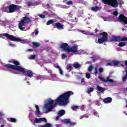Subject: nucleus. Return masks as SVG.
I'll list each match as a JSON object with an SVG mask.
<instances>
[{"instance_id": "obj_1", "label": "nucleus", "mask_w": 127, "mask_h": 127, "mask_svg": "<svg viewBox=\"0 0 127 127\" xmlns=\"http://www.w3.org/2000/svg\"><path fill=\"white\" fill-rule=\"evenodd\" d=\"M74 95V92L67 91L60 95L57 99L55 100L56 104H54V100L49 98L46 100L44 106V109L46 110V114L52 112L53 110L56 107V104H59L60 106H65L69 103L70 96Z\"/></svg>"}, {"instance_id": "obj_2", "label": "nucleus", "mask_w": 127, "mask_h": 127, "mask_svg": "<svg viewBox=\"0 0 127 127\" xmlns=\"http://www.w3.org/2000/svg\"><path fill=\"white\" fill-rule=\"evenodd\" d=\"M7 66L13 69L11 70L12 74H20L19 72H21L22 73H25L26 75L29 78H32L33 77V72L32 71L28 70L20 66L10 65L8 64Z\"/></svg>"}, {"instance_id": "obj_3", "label": "nucleus", "mask_w": 127, "mask_h": 127, "mask_svg": "<svg viewBox=\"0 0 127 127\" xmlns=\"http://www.w3.org/2000/svg\"><path fill=\"white\" fill-rule=\"evenodd\" d=\"M31 22V20L30 18L28 17H24L19 22L18 27L22 31H24L27 30L26 28L24 27L27 24Z\"/></svg>"}, {"instance_id": "obj_4", "label": "nucleus", "mask_w": 127, "mask_h": 127, "mask_svg": "<svg viewBox=\"0 0 127 127\" xmlns=\"http://www.w3.org/2000/svg\"><path fill=\"white\" fill-rule=\"evenodd\" d=\"M102 2L107 5H110L112 7H118L119 6V2L120 1L121 4H123V1L118 0H101Z\"/></svg>"}, {"instance_id": "obj_5", "label": "nucleus", "mask_w": 127, "mask_h": 127, "mask_svg": "<svg viewBox=\"0 0 127 127\" xmlns=\"http://www.w3.org/2000/svg\"><path fill=\"white\" fill-rule=\"evenodd\" d=\"M20 8H21V6L11 4L9 6L6 7L5 11L8 13H11L14 12V11H16V10H18Z\"/></svg>"}, {"instance_id": "obj_6", "label": "nucleus", "mask_w": 127, "mask_h": 127, "mask_svg": "<svg viewBox=\"0 0 127 127\" xmlns=\"http://www.w3.org/2000/svg\"><path fill=\"white\" fill-rule=\"evenodd\" d=\"M9 62H10V63H13V64H14V65L7 64L3 65L2 68L3 70H7V68L11 69L10 70H9L10 73H12L11 71H12L13 69H12L11 67H7V65H10L11 66H20V63H19V62L16 61L15 60H10L9 61Z\"/></svg>"}, {"instance_id": "obj_7", "label": "nucleus", "mask_w": 127, "mask_h": 127, "mask_svg": "<svg viewBox=\"0 0 127 127\" xmlns=\"http://www.w3.org/2000/svg\"><path fill=\"white\" fill-rule=\"evenodd\" d=\"M100 35L101 36V38L98 39V42L99 44L108 41V34L107 33H101Z\"/></svg>"}, {"instance_id": "obj_8", "label": "nucleus", "mask_w": 127, "mask_h": 127, "mask_svg": "<svg viewBox=\"0 0 127 127\" xmlns=\"http://www.w3.org/2000/svg\"><path fill=\"white\" fill-rule=\"evenodd\" d=\"M78 51V45H75L74 46L70 47H68V55L70 56H73V53H77Z\"/></svg>"}, {"instance_id": "obj_9", "label": "nucleus", "mask_w": 127, "mask_h": 127, "mask_svg": "<svg viewBox=\"0 0 127 127\" xmlns=\"http://www.w3.org/2000/svg\"><path fill=\"white\" fill-rule=\"evenodd\" d=\"M118 21H119V22H121V23H124V24H127V17H126L124 14H121L119 16Z\"/></svg>"}, {"instance_id": "obj_10", "label": "nucleus", "mask_w": 127, "mask_h": 127, "mask_svg": "<svg viewBox=\"0 0 127 127\" xmlns=\"http://www.w3.org/2000/svg\"><path fill=\"white\" fill-rule=\"evenodd\" d=\"M112 40L116 42H120V41H127V37H112Z\"/></svg>"}, {"instance_id": "obj_11", "label": "nucleus", "mask_w": 127, "mask_h": 127, "mask_svg": "<svg viewBox=\"0 0 127 127\" xmlns=\"http://www.w3.org/2000/svg\"><path fill=\"white\" fill-rule=\"evenodd\" d=\"M12 41H18V42H21V43H22L23 44H25L26 43H29V41L28 40H23L22 39L15 37L14 36L13 37V40Z\"/></svg>"}, {"instance_id": "obj_12", "label": "nucleus", "mask_w": 127, "mask_h": 127, "mask_svg": "<svg viewBox=\"0 0 127 127\" xmlns=\"http://www.w3.org/2000/svg\"><path fill=\"white\" fill-rule=\"evenodd\" d=\"M59 47L61 49H62L63 51L68 52L69 50V46H68V44L67 43H62L59 44Z\"/></svg>"}, {"instance_id": "obj_13", "label": "nucleus", "mask_w": 127, "mask_h": 127, "mask_svg": "<svg viewBox=\"0 0 127 127\" xmlns=\"http://www.w3.org/2000/svg\"><path fill=\"white\" fill-rule=\"evenodd\" d=\"M13 36H14L6 33L0 34V38H2L3 39H4V38L6 37L7 39H9L10 40H11V41H12L13 39Z\"/></svg>"}, {"instance_id": "obj_14", "label": "nucleus", "mask_w": 127, "mask_h": 127, "mask_svg": "<svg viewBox=\"0 0 127 127\" xmlns=\"http://www.w3.org/2000/svg\"><path fill=\"white\" fill-rule=\"evenodd\" d=\"M47 123V120H46V118H36L34 120V124H41V123Z\"/></svg>"}, {"instance_id": "obj_15", "label": "nucleus", "mask_w": 127, "mask_h": 127, "mask_svg": "<svg viewBox=\"0 0 127 127\" xmlns=\"http://www.w3.org/2000/svg\"><path fill=\"white\" fill-rule=\"evenodd\" d=\"M27 4L29 6H35L38 5V2L36 0H30L29 1L27 2Z\"/></svg>"}, {"instance_id": "obj_16", "label": "nucleus", "mask_w": 127, "mask_h": 127, "mask_svg": "<svg viewBox=\"0 0 127 127\" xmlns=\"http://www.w3.org/2000/svg\"><path fill=\"white\" fill-rule=\"evenodd\" d=\"M63 123L66 125H69L70 127H73L76 125V123L72 122L70 119H64L63 120Z\"/></svg>"}, {"instance_id": "obj_17", "label": "nucleus", "mask_w": 127, "mask_h": 127, "mask_svg": "<svg viewBox=\"0 0 127 127\" xmlns=\"http://www.w3.org/2000/svg\"><path fill=\"white\" fill-rule=\"evenodd\" d=\"M98 78L100 81H102V82H104L105 83H107V82H109V83H113L114 81L112 79H109V78H107V79H105L103 77H102V76H98Z\"/></svg>"}, {"instance_id": "obj_18", "label": "nucleus", "mask_w": 127, "mask_h": 127, "mask_svg": "<svg viewBox=\"0 0 127 127\" xmlns=\"http://www.w3.org/2000/svg\"><path fill=\"white\" fill-rule=\"evenodd\" d=\"M36 111L35 112V115L36 117H39V116H41L42 114L40 112V110H39V106L38 105H35Z\"/></svg>"}, {"instance_id": "obj_19", "label": "nucleus", "mask_w": 127, "mask_h": 127, "mask_svg": "<svg viewBox=\"0 0 127 127\" xmlns=\"http://www.w3.org/2000/svg\"><path fill=\"white\" fill-rule=\"evenodd\" d=\"M51 76L49 80L51 81H59V78L56 76L55 74H50Z\"/></svg>"}, {"instance_id": "obj_20", "label": "nucleus", "mask_w": 127, "mask_h": 127, "mask_svg": "<svg viewBox=\"0 0 127 127\" xmlns=\"http://www.w3.org/2000/svg\"><path fill=\"white\" fill-rule=\"evenodd\" d=\"M56 25L57 26V28L59 29V30H62V29H64V25L61 23H56Z\"/></svg>"}, {"instance_id": "obj_21", "label": "nucleus", "mask_w": 127, "mask_h": 127, "mask_svg": "<svg viewBox=\"0 0 127 127\" xmlns=\"http://www.w3.org/2000/svg\"><path fill=\"white\" fill-rule=\"evenodd\" d=\"M112 63L114 67H118V66L121 64V62L120 61L114 60L112 62Z\"/></svg>"}, {"instance_id": "obj_22", "label": "nucleus", "mask_w": 127, "mask_h": 127, "mask_svg": "<svg viewBox=\"0 0 127 127\" xmlns=\"http://www.w3.org/2000/svg\"><path fill=\"white\" fill-rule=\"evenodd\" d=\"M113 100V99L111 97H108L105 99H104L103 100V101L104 103H105V104H109V103H111L112 101Z\"/></svg>"}, {"instance_id": "obj_23", "label": "nucleus", "mask_w": 127, "mask_h": 127, "mask_svg": "<svg viewBox=\"0 0 127 127\" xmlns=\"http://www.w3.org/2000/svg\"><path fill=\"white\" fill-rule=\"evenodd\" d=\"M101 8H102V7H99V6H94V7H92L90 9L92 11H98V10H101Z\"/></svg>"}, {"instance_id": "obj_24", "label": "nucleus", "mask_w": 127, "mask_h": 127, "mask_svg": "<svg viewBox=\"0 0 127 127\" xmlns=\"http://www.w3.org/2000/svg\"><path fill=\"white\" fill-rule=\"evenodd\" d=\"M97 90H98V91H99V92H101V93L103 94V93H104L105 89V88L103 87H101L100 86L98 85L97 87Z\"/></svg>"}, {"instance_id": "obj_25", "label": "nucleus", "mask_w": 127, "mask_h": 127, "mask_svg": "<svg viewBox=\"0 0 127 127\" xmlns=\"http://www.w3.org/2000/svg\"><path fill=\"white\" fill-rule=\"evenodd\" d=\"M43 13L44 15H45V17L47 16V15H49V16L50 17H51V15H50V14H51V13H52V14H54V13L53 12H49V13H48V12H47V11H44L43 12Z\"/></svg>"}, {"instance_id": "obj_26", "label": "nucleus", "mask_w": 127, "mask_h": 127, "mask_svg": "<svg viewBox=\"0 0 127 127\" xmlns=\"http://www.w3.org/2000/svg\"><path fill=\"white\" fill-rule=\"evenodd\" d=\"M125 75H124L123 77V81L125 82V81H127V70H126V71H123V74H125Z\"/></svg>"}, {"instance_id": "obj_27", "label": "nucleus", "mask_w": 127, "mask_h": 127, "mask_svg": "<svg viewBox=\"0 0 127 127\" xmlns=\"http://www.w3.org/2000/svg\"><path fill=\"white\" fill-rule=\"evenodd\" d=\"M58 115L60 117H62V116H64V115H65V111L64 110H61L59 111Z\"/></svg>"}, {"instance_id": "obj_28", "label": "nucleus", "mask_w": 127, "mask_h": 127, "mask_svg": "<svg viewBox=\"0 0 127 127\" xmlns=\"http://www.w3.org/2000/svg\"><path fill=\"white\" fill-rule=\"evenodd\" d=\"M6 23H7V21H1L0 20V25L5 26L6 25Z\"/></svg>"}, {"instance_id": "obj_29", "label": "nucleus", "mask_w": 127, "mask_h": 127, "mask_svg": "<svg viewBox=\"0 0 127 127\" xmlns=\"http://www.w3.org/2000/svg\"><path fill=\"white\" fill-rule=\"evenodd\" d=\"M71 108L72 111H76L77 109H81V107L78 106L74 105L71 107Z\"/></svg>"}, {"instance_id": "obj_30", "label": "nucleus", "mask_w": 127, "mask_h": 127, "mask_svg": "<svg viewBox=\"0 0 127 127\" xmlns=\"http://www.w3.org/2000/svg\"><path fill=\"white\" fill-rule=\"evenodd\" d=\"M8 121L11 123H16V119L15 118H8Z\"/></svg>"}, {"instance_id": "obj_31", "label": "nucleus", "mask_w": 127, "mask_h": 127, "mask_svg": "<svg viewBox=\"0 0 127 127\" xmlns=\"http://www.w3.org/2000/svg\"><path fill=\"white\" fill-rule=\"evenodd\" d=\"M84 53H85V51H84V50H80L77 51L76 54H79L80 55L81 54H84Z\"/></svg>"}, {"instance_id": "obj_32", "label": "nucleus", "mask_w": 127, "mask_h": 127, "mask_svg": "<svg viewBox=\"0 0 127 127\" xmlns=\"http://www.w3.org/2000/svg\"><path fill=\"white\" fill-rule=\"evenodd\" d=\"M54 23V21H53V20L51 19L49 21H48V22L46 23L47 25H50V24H52V23Z\"/></svg>"}, {"instance_id": "obj_33", "label": "nucleus", "mask_w": 127, "mask_h": 127, "mask_svg": "<svg viewBox=\"0 0 127 127\" xmlns=\"http://www.w3.org/2000/svg\"><path fill=\"white\" fill-rule=\"evenodd\" d=\"M66 69L69 71V72H70V71L72 70V65H71L70 64H67Z\"/></svg>"}, {"instance_id": "obj_34", "label": "nucleus", "mask_w": 127, "mask_h": 127, "mask_svg": "<svg viewBox=\"0 0 127 127\" xmlns=\"http://www.w3.org/2000/svg\"><path fill=\"white\" fill-rule=\"evenodd\" d=\"M73 67H74V68H79V67H81V64H80L78 63H75L73 64Z\"/></svg>"}, {"instance_id": "obj_35", "label": "nucleus", "mask_w": 127, "mask_h": 127, "mask_svg": "<svg viewBox=\"0 0 127 127\" xmlns=\"http://www.w3.org/2000/svg\"><path fill=\"white\" fill-rule=\"evenodd\" d=\"M93 91H94V88H88L87 93L88 94H90V93H92V92H93Z\"/></svg>"}, {"instance_id": "obj_36", "label": "nucleus", "mask_w": 127, "mask_h": 127, "mask_svg": "<svg viewBox=\"0 0 127 127\" xmlns=\"http://www.w3.org/2000/svg\"><path fill=\"white\" fill-rule=\"evenodd\" d=\"M41 127H52V126L51 125V124L47 123L45 125L41 126Z\"/></svg>"}, {"instance_id": "obj_37", "label": "nucleus", "mask_w": 127, "mask_h": 127, "mask_svg": "<svg viewBox=\"0 0 127 127\" xmlns=\"http://www.w3.org/2000/svg\"><path fill=\"white\" fill-rule=\"evenodd\" d=\"M104 21H112V19L110 17H105L103 18Z\"/></svg>"}, {"instance_id": "obj_38", "label": "nucleus", "mask_w": 127, "mask_h": 127, "mask_svg": "<svg viewBox=\"0 0 127 127\" xmlns=\"http://www.w3.org/2000/svg\"><path fill=\"white\" fill-rule=\"evenodd\" d=\"M32 44L34 45V46H35V47H38L40 46V44L36 42H33Z\"/></svg>"}, {"instance_id": "obj_39", "label": "nucleus", "mask_w": 127, "mask_h": 127, "mask_svg": "<svg viewBox=\"0 0 127 127\" xmlns=\"http://www.w3.org/2000/svg\"><path fill=\"white\" fill-rule=\"evenodd\" d=\"M118 46L121 47H124V46H126V43L125 42H120Z\"/></svg>"}, {"instance_id": "obj_40", "label": "nucleus", "mask_w": 127, "mask_h": 127, "mask_svg": "<svg viewBox=\"0 0 127 127\" xmlns=\"http://www.w3.org/2000/svg\"><path fill=\"white\" fill-rule=\"evenodd\" d=\"M61 7L62 8L67 9V8H69V6L68 5H61Z\"/></svg>"}, {"instance_id": "obj_41", "label": "nucleus", "mask_w": 127, "mask_h": 127, "mask_svg": "<svg viewBox=\"0 0 127 127\" xmlns=\"http://www.w3.org/2000/svg\"><path fill=\"white\" fill-rule=\"evenodd\" d=\"M94 74L95 75H98V65H96Z\"/></svg>"}, {"instance_id": "obj_42", "label": "nucleus", "mask_w": 127, "mask_h": 127, "mask_svg": "<svg viewBox=\"0 0 127 127\" xmlns=\"http://www.w3.org/2000/svg\"><path fill=\"white\" fill-rule=\"evenodd\" d=\"M93 68L94 67L93 66V65L89 66L88 69V72H91L93 70Z\"/></svg>"}, {"instance_id": "obj_43", "label": "nucleus", "mask_w": 127, "mask_h": 127, "mask_svg": "<svg viewBox=\"0 0 127 127\" xmlns=\"http://www.w3.org/2000/svg\"><path fill=\"white\" fill-rule=\"evenodd\" d=\"M92 60L95 62L96 61V60H97V59H99V57L97 56H94L92 58Z\"/></svg>"}, {"instance_id": "obj_44", "label": "nucleus", "mask_w": 127, "mask_h": 127, "mask_svg": "<svg viewBox=\"0 0 127 127\" xmlns=\"http://www.w3.org/2000/svg\"><path fill=\"white\" fill-rule=\"evenodd\" d=\"M37 80H43V76L41 75H39L37 76L36 77Z\"/></svg>"}, {"instance_id": "obj_45", "label": "nucleus", "mask_w": 127, "mask_h": 127, "mask_svg": "<svg viewBox=\"0 0 127 127\" xmlns=\"http://www.w3.org/2000/svg\"><path fill=\"white\" fill-rule=\"evenodd\" d=\"M98 71H99V72L100 73H103L104 72V68L103 67H100L98 69Z\"/></svg>"}, {"instance_id": "obj_46", "label": "nucleus", "mask_w": 127, "mask_h": 127, "mask_svg": "<svg viewBox=\"0 0 127 127\" xmlns=\"http://www.w3.org/2000/svg\"><path fill=\"white\" fill-rule=\"evenodd\" d=\"M38 16H39V17H40L41 18H45V15H44L43 14H38Z\"/></svg>"}, {"instance_id": "obj_47", "label": "nucleus", "mask_w": 127, "mask_h": 127, "mask_svg": "<svg viewBox=\"0 0 127 127\" xmlns=\"http://www.w3.org/2000/svg\"><path fill=\"white\" fill-rule=\"evenodd\" d=\"M84 118H89V116H87V115H84L83 116H81L80 117V120H83Z\"/></svg>"}, {"instance_id": "obj_48", "label": "nucleus", "mask_w": 127, "mask_h": 127, "mask_svg": "<svg viewBox=\"0 0 127 127\" xmlns=\"http://www.w3.org/2000/svg\"><path fill=\"white\" fill-rule=\"evenodd\" d=\"M66 4H67V5H70L73 4V1H68L66 2Z\"/></svg>"}, {"instance_id": "obj_49", "label": "nucleus", "mask_w": 127, "mask_h": 127, "mask_svg": "<svg viewBox=\"0 0 127 127\" xmlns=\"http://www.w3.org/2000/svg\"><path fill=\"white\" fill-rule=\"evenodd\" d=\"M9 46H10L11 47H15L16 45L14 44L9 42Z\"/></svg>"}, {"instance_id": "obj_50", "label": "nucleus", "mask_w": 127, "mask_h": 127, "mask_svg": "<svg viewBox=\"0 0 127 127\" xmlns=\"http://www.w3.org/2000/svg\"><path fill=\"white\" fill-rule=\"evenodd\" d=\"M62 59H65V58H67V55L64 54H63L62 55Z\"/></svg>"}, {"instance_id": "obj_51", "label": "nucleus", "mask_w": 127, "mask_h": 127, "mask_svg": "<svg viewBox=\"0 0 127 127\" xmlns=\"http://www.w3.org/2000/svg\"><path fill=\"white\" fill-rule=\"evenodd\" d=\"M94 116H95V117H97V118H100V116L99 115V113L97 112H95L94 113Z\"/></svg>"}, {"instance_id": "obj_52", "label": "nucleus", "mask_w": 127, "mask_h": 127, "mask_svg": "<svg viewBox=\"0 0 127 127\" xmlns=\"http://www.w3.org/2000/svg\"><path fill=\"white\" fill-rule=\"evenodd\" d=\"M16 2L17 4H20L22 2V1L21 0H16Z\"/></svg>"}, {"instance_id": "obj_53", "label": "nucleus", "mask_w": 127, "mask_h": 127, "mask_svg": "<svg viewBox=\"0 0 127 127\" xmlns=\"http://www.w3.org/2000/svg\"><path fill=\"white\" fill-rule=\"evenodd\" d=\"M35 55H32L30 57H29V59H35Z\"/></svg>"}, {"instance_id": "obj_54", "label": "nucleus", "mask_w": 127, "mask_h": 127, "mask_svg": "<svg viewBox=\"0 0 127 127\" xmlns=\"http://www.w3.org/2000/svg\"><path fill=\"white\" fill-rule=\"evenodd\" d=\"M59 70L60 74H61V75H63V70H62V69H61V68L60 67V68H59Z\"/></svg>"}, {"instance_id": "obj_55", "label": "nucleus", "mask_w": 127, "mask_h": 127, "mask_svg": "<svg viewBox=\"0 0 127 127\" xmlns=\"http://www.w3.org/2000/svg\"><path fill=\"white\" fill-rule=\"evenodd\" d=\"M54 67L55 68H58V69H60V66L58 64H56L54 65Z\"/></svg>"}, {"instance_id": "obj_56", "label": "nucleus", "mask_w": 127, "mask_h": 127, "mask_svg": "<svg viewBox=\"0 0 127 127\" xmlns=\"http://www.w3.org/2000/svg\"><path fill=\"white\" fill-rule=\"evenodd\" d=\"M91 76L90 75V74L89 73H86V77L87 78V79H90Z\"/></svg>"}, {"instance_id": "obj_57", "label": "nucleus", "mask_w": 127, "mask_h": 127, "mask_svg": "<svg viewBox=\"0 0 127 127\" xmlns=\"http://www.w3.org/2000/svg\"><path fill=\"white\" fill-rule=\"evenodd\" d=\"M113 14L114 15H115V16H117L118 14H119V13L118 12V11H115L113 12Z\"/></svg>"}, {"instance_id": "obj_58", "label": "nucleus", "mask_w": 127, "mask_h": 127, "mask_svg": "<svg viewBox=\"0 0 127 127\" xmlns=\"http://www.w3.org/2000/svg\"><path fill=\"white\" fill-rule=\"evenodd\" d=\"M107 65H108V66H113V64H112V63H107Z\"/></svg>"}, {"instance_id": "obj_59", "label": "nucleus", "mask_w": 127, "mask_h": 127, "mask_svg": "<svg viewBox=\"0 0 127 127\" xmlns=\"http://www.w3.org/2000/svg\"><path fill=\"white\" fill-rule=\"evenodd\" d=\"M81 32L82 33H83V34H86L87 33V32L86 31H84V30L81 31Z\"/></svg>"}, {"instance_id": "obj_60", "label": "nucleus", "mask_w": 127, "mask_h": 127, "mask_svg": "<svg viewBox=\"0 0 127 127\" xmlns=\"http://www.w3.org/2000/svg\"><path fill=\"white\" fill-rule=\"evenodd\" d=\"M39 33V32L38 31V30H36L35 32V35H38V33Z\"/></svg>"}, {"instance_id": "obj_61", "label": "nucleus", "mask_w": 127, "mask_h": 127, "mask_svg": "<svg viewBox=\"0 0 127 127\" xmlns=\"http://www.w3.org/2000/svg\"><path fill=\"white\" fill-rule=\"evenodd\" d=\"M66 14H67L68 16H69V17H72V14H71V13H67Z\"/></svg>"}, {"instance_id": "obj_62", "label": "nucleus", "mask_w": 127, "mask_h": 127, "mask_svg": "<svg viewBox=\"0 0 127 127\" xmlns=\"http://www.w3.org/2000/svg\"><path fill=\"white\" fill-rule=\"evenodd\" d=\"M72 75H75V76H77V74H78V73L73 71V72H72Z\"/></svg>"}, {"instance_id": "obj_63", "label": "nucleus", "mask_w": 127, "mask_h": 127, "mask_svg": "<svg viewBox=\"0 0 127 127\" xmlns=\"http://www.w3.org/2000/svg\"><path fill=\"white\" fill-rule=\"evenodd\" d=\"M3 116H4V114L2 112H0V117H3Z\"/></svg>"}, {"instance_id": "obj_64", "label": "nucleus", "mask_w": 127, "mask_h": 127, "mask_svg": "<svg viewBox=\"0 0 127 127\" xmlns=\"http://www.w3.org/2000/svg\"><path fill=\"white\" fill-rule=\"evenodd\" d=\"M125 64L126 66H127V61H125Z\"/></svg>"}]
</instances>
